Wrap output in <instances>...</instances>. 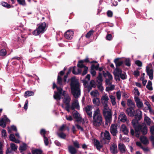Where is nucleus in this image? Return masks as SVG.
<instances>
[{
	"mask_svg": "<svg viewBox=\"0 0 154 154\" xmlns=\"http://www.w3.org/2000/svg\"><path fill=\"white\" fill-rule=\"evenodd\" d=\"M32 154H42L43 152L42 150L40 149H35L32 150Z\"/></svg>",
	"mask_w": 154,
	"mask_h": 154,
	"instance_id": "obj_20",
	"label": "nucleus"
},
{
	"mask_svg": "<svg viewBox=\"0 0 154 154\" xmlns=\"http://www.w3.org/2000/svg\"><path fill=\"white\" fill-rule=\"evenodd\" d=\"M118 148L121 152L125 151V149L124 147V145L121 143H119L118 145Z\"/></svg>",
	"mask_w": 154,
	"mask_h": 154,
	"instance_id": "obj_29",
	"label": "nucleus"
},
{
	"mask_svg": "<svg viewBox=\"0 0 154 154\" xmlns=\"http://www.w3.org/2000/svg\"><path fill=\"white\" fill-rule=\"evenodd\" d=\"M90 86L94 88H95L96 87V86L95 85V82L94 80H92L90 81Z\"/></svg>",
	"mask_w": 154,
	"mask_h": 154,
	"instance_id": "obj_56",
	"label": "nucleus"
},
{
	"mask_svg": "<svg viewBox=\"0 0 154 154\" xmlns=\"http://www.w3.org/2000/svg\"><path fill=\"white\" fill-rule=\"evenodd\" d=\"M103 114L105 119V125H108V123H110L112 120V110L110 109H105L104 110H103Z\"/></svg>",
	"mask_w": 154,
	"mask_h": 154,
	"instance_id": "obj_6",
	"label": "nucleus"
},
{
	"mask_svg": "<svg viewBox=\"0 0 154 154\" xmlns=\"http://www.w3.org/2000/svg\"><path fill=\"white\" fill-rule=\"evenodd\" d=\"M79 107L80 106L78 100L77 99H75L74 101L72 103L71 105L70 106V108L72 110H75V109L78 110L79 109Z\"/></svg>",
	"mask_w": 154,
	"mask_h": 154,
	"instance_id": "obj_8",
	"label": "nucleus"
},
{
	"mask_svg": "<svg viewBox=\"0 0 154 154\" xmlns=\"http://www.w3.org/2000/svg\"><path fill=\"white\" fill-rule=\"evenodd\" d=\"M63 79L59 75L57 76V83L60 85L61 86L62 85Z\"/></svg>",
	"mask_w": 154,
	"mask_h": 154,
	"instance_id": "obj_33",
	"label": "nucleus"
},
{
	"mask_svg": "<svg viewBox=\"0 0 154 154\" xmlns=\"http://www.w3.org/2000/svg\"><path fill=\"white\" fill-rule=\"evenodd\" d=\"M92 117V122L93 126L98 127L103 123L102 115L100 113L98 108L94 111Z\"/></svg>",
	"mask_w": 154,
	"mask_h": 154,
	"instance_id": "obj_2",
	"label": "nucleus"
},
{
	"mask_svg": "<svg viewBox=\"0 0 154 154\" xmlns=\"http://www.w3.org/2000/svg\"><path fill=\"white\" fill-rule=\"evenodd\" d=\"M34 94V93L31 91H26L24 94V96L25 97H29L32 96Z\"/></svg>",
	"mask_w": 154,
	"mask_h": 154,
	"instance_id": "obj_25",
	"label": "nucleus"
},
{
	"mask_svg": "<svg viewBox=\"0 0 154 154\" xmlns=\"http://www.w3.org/2000/svg\"><path fill=\"white\" fill-rule=\"evenodd\" d=\"M104 137L103 138V140L106 139L108 140H109L111 139L110 134L108 131H105L104 134Z\"/></svg>",
	"mask_w": 154,
	"mask_h": 154,
	"instance_id": "obj_18",
	"label": "nucleus"
},
{
	"mask_svg": "<svg viewBox=\"0 0 154 154\" xmlns=\"http://www.w3.org/2000/svg\"><path fill=\"white\" fill-rule=\"evenodd\" d=\"M2 5L3 6L8 8H10L11 7V6L10 4L5 2H3L2 3Z\"/></svg>",
	"mask_w": 154,
	"mask_h": 154,
	"instance_id": "obj_47",
	"label": "nucleus"
},
{
	"mask_svg": "<svg viewBox=\"0 0 154 154\" xmlns=\"http://www.w3.org/2000/svg\"><path fill=\"white\" fill-rule=\"evenodd\" d=\"M71 100V98L68 94H66V96H65L63 100V102L66 105V106L65 107V109L68 112H70L69 109L70 108V105L69 103Z\"/></svg>",
	"mask_w": 154,
	"mask_h": 154,
	"instance_id": "obj_7",
	"label": "nucleus"
},
{
	"mask_svg": "<svg viewBox=\"0 0 154 154\" xmlns=\"http://www.w3.org/2000/svg\"><path fill=\"white\" fill-rule=\"evenodd\" d=\"M75 66H74L73 67V69H72V73L75 75L81 74V72H82V70L80 69H77L78 72H76L75 71Z\"/></svg>",
	"mask_w": 154,
	"mask_h": 154,
	"instance_id": "obj_28",
	"label": "nucleus"
},
{
	"mask_svg": "<svg viewBox=\"0 0 154 154\" xmlns=\"http://www.w3.org/2000/svg\"><path fill=\"white\" fill-rule=\"evenodd\" d=\"M152 83L151 81H149L147 84L146 86V88L149 91H152L153 88L152 86Z\"/></svg>",
	"mask_w": 154,
	"mask_h": 154,
	"instance_id": "obj_31",
	"label": "nucleus"
},
{
	"mask_svg": "<svg viewBox=\"0 0 154 154\" xmlns=\"http://www.w3.org/2000/svg\"><path fill=\"white\" fill-rule=\"evenodd\" d=\"M74 32L71 30H68L64 34L65 37L67 39L71 40L73 38Z\"/></svg>",
	"mask_w": 154,
	"mask_h": 154,
	"instance_id": "obj_10",
	"label": "nucleus"
},
{
	"mask_svg": "<svg viewBox=\"0 0 154 154\" xmlns=\"http://www.w3.org/2000/svg\"><path fill=\"white\" fill-rule=\"evenodd\" d=\"M115 86L113 85H111L110 87H107L106 88V91H109L113 90Z\"/></svg>",
	"mask_w": 154,
	"mask_h": 154,
	"instance_id": "obj_40",
	"label": "nucleus"
},
{
	"mask_svg": "<svg viewBox=\"0 0 154 154\" xmlns=\"http://www.w3.org/2000/svg\"><path fill=\"white\" fill-rule=\"evenodd\" d=\"M117 125L115 124H112L110 127V132L113 136L116 135Z\"/></svg>",
	"mask_w": 154,
	"mask_h": 154,
	"instance_id": "obj_9",
	"label": "nucleus"
},
{
	"mask_svg": "<svg viewBox=\"0 0 154 154\" xmlns=\"http://www.w3.org/2000/svg\"><path fill=\"white\" fill-rule=\"evenodd\" d=\"M133 74L134 75L135 77H137L140 75V72L138 70H135L134 71V73Z\"/></svg>",
	"mask_w": 154,
	"mask_h": 154,
	"instance_id": "obj_53",
	"label": "nucleus"
},
{
	"mask_svg": "<svg viewBox=\"0 0 154 154\" xmlns=\"http://www.w3.org/2000/svg\"><path fill=\"white\" fill-rule=\"evenodd\" d=\"M99 94L97 90H95V91H93L90 93L91 95L94 97H97V94L98 95Z\"/></svg>",
	"mask_w": 154,
	"mask_h": 154,
	"instance_id": "obj_34",
	"label": "nucleus"
},
{
	"mask_svg": "<svg viewBox=\"0 0 154 154\" xmlns=\"http://www.w3.org/2000/svg\"><path fill=\"white\" fill-rule=\"evenodd\" d=\"M97 81H100L103 82V80L102 79V74L101 73H99L98 76L97 77Z\"/></svg>",
	"mask_w": 154,
	"mask_h": 154,
	"instance_id": "obj_54",
	"label": "nucleus"
},
{
	"mask_svg": "<svg viewBox=\"0 0 154 154\" xmlns=\"http://www.w3.org/2000/svg\"><path fill=\"white\" fill-rule=\"evenodd\" d=\"M77 66L79 68H84L83 71L82 73V76H84L88 72V67L85 66L84 65L82 64L81 65H80L79 64L77 65Z\"/></svg>",
	"mask_w": 154,
	"mask_h": 154,
	"instance_id": "obj_14",
	"label": "nucleus"
},
{
	"mask_svg": "<svg viewBox=\"0 0 154 154\" xmlns=\"http://www.w3.org/2000/svg\"><path fill=\"white\" fill-rule=\"evenodd\" d=\"M110 151L113 154H116L118 152L117 146L116 144H114L110 147Z\"/></svg>",
	"mask_w": 154,
	"mask_h": 154,
	"instance_id": "obj_17",
	"label": "nucleus"
},
{
	"mask_svg": "<svg viewBox=\"0 0 154 154\" xmlns=\"http://www.w3.org/2000/svg\"><path fill=\"white\" fill-rule=\"evenodd\" d=\"M61 94L57 92L56 91H55L53 96L54 98L57 100H60L61 99Z\"/></svg>",
	"mask_w": 154,
	"mask_h": 154,
	"instance_id": "obj_19",
	"label": "nucleus"
},
{
	"mask_svg": "<svg viewBox=\"0 0 154 154\" xmlns=\"http://www.w3.org/2000/svg\"><path fill=\"white\" fill-rule=\"evenodd\" d=\"M133 127L135 129V135L137 137H139L140 132L143 135H145L147 133V128L145 125H135V126Z\"/></svg>",
	"mask_w": 154,
	"mask_h": 154,
	"instance_id": "obj_3",
	"label": "nucleus"
},
{
	"mask_svg": "<svg viewBox=\"0 0 154 154\" xmlns=\"http://www.w3.org/2000/svg\"><path fill=\"white\" fill-rule=\"evenodd\" d=\"M73 145L74 147L77 148H79L80 147L79 144V142L77 141H73Z\"/></svg>",
	"mask_w": 154,
	"mask_h": 154,
	"instance_id": "obj_46",
	"label": "nucleus"
},
{
	"mask_svg": "<svg viewBox=\"0 0 154 154\" xmlns=\"http://www.w3.org/2000/svg\"><path fill=\"white\" fill-rule=\"evenodd\" d=\"M85 110L86 112L91 111V106L90 105H87L85 108Z\"/></svg>",
	"mask_w": 154,
	"mask_h": 154,
	"instance_id": "obj_60",
	"label": "nucleus"
},
{
	"mask_svg": "<svg viewBox=\"0 0 154 154\" xmlns=\"http://www.w3.org/2000/svg\"><path fill=\"white\" fill-rule=\"evenodd\" d=\"M109 98L111 99V102L113 106H114L116 104V102L115 100V97L114 96L110 95L109 96Z\"/></svg>",
	"mask_w": 154,
	"mask_h": 154,
	"instance_id": "obj_30",
	"label": "nucleus"
},
{
	"mask_svg": "<svg viewBox=\"0 0 154 154\" xmlns=\"http://www.w3.org/2000/svg\"><path fill=\"white\" fill-rule=\"evenodd\" d=\"M101 99L104 100L105 102H108V101L109 100V98L107 96L104 95L102 97Z\"/></svg>",
	"mask_w": 154,
	"mask_h": 154,
	"instance_id": "obj_61",
	"label": "nucleus"
},
{
	"mask_svg": "<svg viewBox=\"0 0 154 154\" xmlns=\"http://www.w3.org/2000/svg\"><path fill=\"white\" fill-rule=\"evenodd\" d=\"M58 135L60 137L63 139H65L66 137V134L62 132L58 134Z\"/></svg>",
	"mask_w": 154,
	"mask_h": 154,
	"instance_id": "obj_39",
	"label": "nucleus"
},
{
	"mask_svg": "<svg viewBox=\"0 0 154 154\" xmlns=\"http://www.w3.org/2000/svg\"><path fill=\"white\" fill-rule=\"evenodd\" d=\"M11 150L14 151L17 149V146H16L15 144L14 143L11 144Z\"/></svg>",
	"mask_w": 154,
	"mask_h": 154,
	"instance_id": "obj_42",
	"label": "nucleus"
},
{
	"mask_svg": "<svg viewBox=\"0 0 154 154\" xmlns=\"http://www.w3.org/2000/svg\"><path fill=\"white\" fill-rule=\"evenodd\" d=\"M140 140L143 144L146 145L149 143L147 137L145 136H141L140 137Z\"/></svg>",
	"mask_w": 154,
	"mask_h": 154,
	"instance_id": "obj_21",
	"label": "nucleus"
},
{
	"mask_svg": "<svg viewBox=\"0 0 154 154\" xmlns=\"http://www.w3.org/2000/svg\"><path fill=\"white\" fill-rule=\"evenodd\" d=\"M18 3L22 5L25 6L26 5V3L25 0H17Z\"/></svg>",
	"mask_w": 154,
	"mask_h": 154,
	"instance_id": "obj_41",
	"label": "nucleus"
},
{
	"mask_svg": "<svg viewBox=\"0 0 154 154\" xmlns=\"http://www.w3.org/2000/svg\"><path fill=\"white\" fill-rule=\"evenodd\" d=\"M127 105L128 106H131V107H135V104L133 101L131 99L127 100Z\"/></svg>",
	"mask_w": 154,
	"mask_h": 154,
	"instance_id": "obj_32",
	"label": "nucleus"
},
{
	"mask_svg": "<svg viewBox=\"0 0 154 154\" xmlns=\"http://www.w3.org/2000/svg\"><path fill=\"white\" fill-rule=\"evenodd\" d=\"M118 120H120L123 122H125V115L123 112L121 113L118 117Z\"/></svg>",
	"mask_w": 154,
	"mask_h": 154,
	"instance_id": "obj_23",
	"label": "nucleus"
},
{
	"mask_svg": "<svg viewBox=\"0 0 154 154\" xmlns=\"http://www.w3.org/2000/svg\"><path fill=\"white\" fill-rule=\"evenodd\" d=\"M134 118L132 121L131 123L133 127L135 126V125H142L139 124V121H140L142 118V113L141 111L139 109H137L135 112L134 114Z\"/></svg>",
	"mask_w": 154,
	"mask_h": 154,
	"instance_id": "obj_5",
	"label": "nucleus"
},
{
	"mask_svg": "<svg viewBox=\"0 0 154 154\" xmlns=\"http://www.w3.org/2000/svg\"><path fill=\"white\" fill-rule=\"evenodd\" d=\"M2 137H4L5 138L7 137V133L6 130L3 129L2 131Z\"/></svg>",
	"mask_w": 154,
	"mask_h": 154,
	"instance_id": "obj_52",
	"label": "nucleus"
},
{
	"mask_svg": "<svg viewBox=\"0 0 154 154\" xmlns=\"http://www.w3.org/2000/svg\"><path fill=\"white\" fill-rule=\"evenodd\" d=\"M85 62L86 63L89 62V59L88 58H87L83 60H80L78 61L77 64H79L80 65H81L82 64L84 65L83 63Z\"/></svg>",
	"mask_w": 154,
	"mask_h": 154,
	"instance_id": "obj_26",
	"label": "nucleus"
},
{
	"mask_svg": "<svg viewBox=\"0 0 154 154\" xmlns=\"http://www.w3.org/2000/svg\"><path fill=\"white\" fill-rule=\"evenodd\" d=\"M135 64L139 67H141L142 66V62L140 60L135 61Z\"/></svg>",
	"mask_w": 154,
	"mask_h": 154,
	"instance_id": "obj_44",
	"label": "nucleus"
},
{
	"mask_svg": "<svg viewBox=\"0 0 154 154\" xmlns=\"http://www.w3.org/2000/svg\"><path fill=\"white\" fill-rule=\"evenodd\" d=\"M90 72L91 74H92L93 76H95L96 73V72L94 69H93L91 67V68Z\"/></svg>",
	"mask_w": 154,
	"mask_h": 154,
	"instance_id": "obj_57",
	"label": "nucleus"
},
{
	"mask_svg": "<svg viewBox=\"0 0 154 154\" xmlns=\"http://www.w3.org/2000/svg\"><path fill=\"white\" fill-rule=\"evenodd\" d=\"M137 106L138 108H140L143 106V104L142 101H140L139 102H137L136 103Z\"/></svg>",
	"mask_w": 154,
	"mask_h": 154,
	"instance_id": "obj_48",
	"label": "nucleus"
},
{
	"mask_svg": "<svg viewBox=\"0 0 154 154\" xmlns=\"http://www.w3.org/2000/svg\"><path fill=\"white\" fill-rule=\"evenodd\" d=\"M131 65V60L129 58H126V66H130Z\"/></svg>",
	"mask_w": 154,
	"mask_h": 154,
	"instance_id": "obj_43",
	"label": "nucleus"
},
{
	"mask_svg": "<svg viewBox=\"0 0 154 154\" xmlns=\"http://www.w3.org/2000/svg\"><path fill=\"white\" fill-rule=\"evenodd\" d=\"M26 149V145L25 144L20 147L19 150L21 151L25 150Z\"/></svg>",
	"mask_w": 154,
	"mask_h": 154,
	"instance_id": "obj_49",
	"label": "nucleus"
},
{
	"mask_svg": "<svg viewBox=\"0 0 154 154\" xmlns=\"http://www.w3.org/2000/svg\"><path fill=\"white\" fill-rule=\"evenodd\" d=\"M7 52L6 50L5 49H2L0 51V55L4 56L6 55Z\"/></svg>",
	"mask_w": 154,
	"mask_h": 154,
	"instance_id": "obj_38",
	"label": "nucleus"
},
{
	"mask_svg": "<svg viewBox=\"0 0 154 154\" xmlns=\"http://www.w3.org/2000/svg\"><path fill=\"white\" fill-rule=\"evenodd\" d=\"M48 26V24H47L45 22L40 23L38 27L33 32V34L34 35H37L41 33H44Z\"/></svg>",
	"mask_w": 154,
	"mask_h": 154,
	"instance_id": "obj_4",
	"label": "nucleus"
},
{
	"mask_svg": "<svg viewBox=\"0 0 154 154\" xmlns=\"http://www.w3.org/2000/svg\"><path fill=\"white\" fill-rule=\"evenodd\" d=\"M44 138V142L45 145L46 146L48 145L49 144V141L48 138L46 136L43 137Z\"/></svg>",
	"mask_w": 154,
	"mask_h": 154,
	"instance_id": "obj_51",
	"label": "nucleus"
},
{
	"mask_svg": "<svg viewBox=\"0 0 154 154\" xmlns=\"http://www.w3.org/2000/svg\"><path fill=\"white\" fill-rule=\"evenodd\" d=\"M94 31L93 30H91L89 31L86 35L85 36L87 38H89L92 35Z\"/></svg>",
	"mask_w": 154,
	"mask_h": 154,
	"instance_id": "obj_36",
	"label": "nucleus"
},
{
	"mask_svg": "<svg viewBox=\"0 0 154 154\" xmlns=\"http://www.w3.org/2000/svg\"><path fill=\"white\" fill-rule=\"evenodd\" d=\"M86 113L88 116V118L90 119H91L92 117V112L91 111L86 112Z\"/></svg>",
	"mask_w": 154,
	"mask_h": 154,
	"instance_id": "obj_59",
	"label": "nucleus"
},
{
	"mask_svg": "<svg viewBox=\"0 0 154 154\" xmlns=\"http://www.w3.org/2000/svg\"><path fill=\"white\" fill-rule=\"evenodd\" d=\"M150 131L151 134L154 135V125L151 127Z\"/></svg>",
	"mask_w": 154,
	"mask_h": 154,
	"instance_id": "obj_64",
	"label": "nucleus"
},
{
	"mask_svg": "<svg viewBox=\"0 0 154 154\" xmlns=\"http://www.w3.org/2000/svg\"><path fill=\"white\" fill-rule=\"evenodd\" d=\"M70 86L72 94L75 98H78L81 94V86L79 80L75 76L71 79Z\"/></svg>",
	"mask_w": 154,
	"mask_h": 154,
	"instance_id": "obj_1",
	"label": "nucleus"
},
{
	"mask_svg": "<svg viewBox=\"0 0 154 154\" xmlns=\"http://www.w3.org/2000/svg\"><path fill=\"white\" fill-rule=\"evenodd\" d=\"M94 145L98 150H100L102 147V146L101 145L100 142L97 139L94 140Z\"/></svg>",
	"mask_w": 154,
	"mask_h": 154,
	"instance_id": "obj_22",
	"label": "nucleus"
},
{
	"mask_svg": "<svg viewBox=\"0 0 154 154\" xmlns=\"http://www.w3.org/2000/svg\"><path fill=\"white\" fill-rule=\"evenodd\" d=\"M144 121L146 122L147 125H150L151 124V119L148 117L146 116L144 118Z\"/></svg>",
	"mask_w": 154,
	"mask_h": 154,
	"instance_id": "obj_37",
	"label": "nucleus"
},
{
	"mask_svg": "<svg viewBox=\"0 0 154 154\" xmlns=\"http://www.w3.org/2000/svg\"><path fill=\"white\" fill-rule=\"evenodd\" d=\"M93 102L94 104L97 106H99L100 104L99 98H94L93 99Z\"/></svg>",
	"mask_w": 154,
	"mask_h": 154,
	"instance_id": "obj_27",
	"label": "nucleus"
},
{
	"mask_svg": "<svg viewBox=\"0 0 154 154\" xmlns=\"http://www.w3.org/2000/svg\"><path fill=\"white\" fill-rule=\"evenodd\" d=\"M68 150L71 154H75L77 152V150L72 145L68 146Z\"/></svg>",
	"mask_w": 154,
	"mask_h": 154,
	"instance_id": "obj_15",
	"label": "nucleus"
},
{
	"mask_svg": "<svg viewBox=\"0 0 154 154\" xmlns=\"http://www.w3.org/2000/svg\"><path fill=\"white\" fill-rule=\"evenodd\" d=\"M15 137L13 134H11L9 136V139L10 140L13 141L15 139Z\"/></svg>",
	"mask_w": 154,
	"mask_h": 154,
	"instance_id": "obj_63",
	"label": "nucleus"
},
{
	"mask_svg": "<svg viewBox=\"0 0 154 154\" xmlns=\"http://www.w3.org/2000/svg\"><path fill=\"white\" fill-rule=\"evenodd\" d=\"M107 15L108 17H111L113 16V13L110 10H108L107 12Z\"/></svg>",
	"mask_w": 154,
	"mask_h": 154,
	"instance_id": "obj_55",
	"label": "nucleus"
},
{
	"mask_svg": "<svg viewBox=\"0 0 154 154\" xmlns=\"http://www.w3.org/2000/svg\"><path fill=\"white\" fill-rule=\"evenodd\" d=\"M146 71L147 75L149 76V79L152 80L153 78V70L152 69H150L148 66L146 67Z\"/></svg>",
	"mask_w": 154,
	"mask_h": 154,
	"instance_id": "obj_13",
	"label": "nucleus"
},
{
	"mask_svg": "<svg viewBox=\"0 0 154 154\" xmlns=\"http://www.w3.org/2000/svg\"><path fill=\"white\" fill-rule=\"evenodd\" d=\"M133 107H130L129 108L127 109L126 110V112L128 115L130 117H133L134 116V114L135 113V111Z\"/></svg>",
	"mask_w": 154,
	"mask_h": 154,
	"instance_id": "obj_11",
	"label": "nucleus"
},
{
	"mask_svg": "<svg viewBox=\"0 0 154 154\" xmlns=\"http://www.w3.org/2000/svg\"><path fill=\"white\" fill-rule=\"evenodd\" d=\"M103 74L104 77H106V75H107L109 78V79L110 80H112V75H111V74L110 73V72L108 71H107L106 72V73L104 71H103Z\"/></svg>",
	"mask_w": 154,
	"mask_h": 154,
	"instance_id": "obj_24",
	"label": "nucleus"
},
{
	"mask_svg": "<svg viewBox=\"0 0 154 154\" xmlns=\"http://www.w3.org/2000/svg\"><path fill=\"white\" fill-rule=\"evenodd\" d=\"M115 70L116 72V75H119L121 74L122 72V71L120 69L118 68V67H116Z\"/></svg>",
	"mask_w": 154,
	"mask_h": 154,
	"instance_id": "obj_58",
	"label": "nucleus"
},
{
	"mask_svg": "<svg viewBox=\"0 0 154 154\" xmlns=\"http://www.w3.org/2000/svg\"><path fill=\"white\" fill-rule=\"evenodd\" d=\"M120 58H117L114 59V62L115 63L116 67H119L121 66L123 63V61H120Z\"/></svg>",
	"mask_w": 154,
	"mask_h": 154,
	"instance_id": "obj_16",
	"label": "nucleus"
},
{
	"mask_svg": "<svg viewBox=\"0 0 154 154\" xmlns=\"http://www.w3.org/2000/svg\"><path fill=\"white\" fill-rule=\"evenodd\" d=\"M0 126L3 128L6 127V125L4 118H2L0 120Z\"/></svg>",
	"mask_w": 154,
	"mask_h": 154,
	"instance_id": "obj_35",
	"label": "nucleus"
},
{
	"mask_svg": "<svg viewBox=\"0 0 154 154\" xmlns=\"http://www.w3.org/2000/svg\"><path fill=\"white\" fill-rule=\"evenodd\" d=\"M72 116L74 118L76 119L77 122H81L82 121V118L79 116L80 115L77 111L75 110H74L72 112Z\"/></svg>",
	"mask_w": 154,
	"mask_h": 154,
	"instance_id": "obj_12",
	"label": "nucleus"
},
{
	"mask_svg": "<svg viewBox=\"0 0 154 154\" xmlns=\"http://www.w3.org/2000/svg\"><path fill=\"white\" fill-rule=\"evenodd\" d=\"M134 94L135 95L137 96H139L140 94L138 89L137 88H135L134 89Z\"/></svg>",
	"mask_w": 154,
	"mask_h": 154,
	"instance_id": "obj_62",
	"label": "nucleus"
},
{
	"mask_svg": "<svg viewBox=\"0 0 154 154\" xmlns=\"http://www.w3.org/2000/svg\"><path fill=\"white\" fill-rule=\"evenodd\" d=\"M120 131H122L124 134H125V125L122 124L120 129Z\"/></svg>",
	"mask_w": 154,
	"mask_h": 154,
	"instance_id": "obj_50",
	"label": "nucleus"
},
{
	"mask_svg": "<svg viewBox=\"0 0 154 154\" xmlns=\"http://www.w3.org/2000/svg\"><path fill=\"white\" fill-rule=\"evenodd\" d=\"M40 134L43 137H45V135L46 134V131L44 129H41L40 131Z\"/></svg>",
	"mask_w": 154,
	"mask_h": 154,
	"instance_id": "obj_45",
	"label": "nucleus"
}]
</instances>
